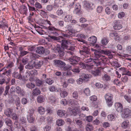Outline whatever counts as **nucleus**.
<instances>
[{"mask_svg": "<svg viewBox=\"0 0 131 131\" xmlns=\"http://www.w3.org/2000/svg\"><path fill=\"white\" fill-rule=\"evenodd\" d=\"M95 57L97 59H98V60H101V61L97 62V65L101 66L104 64V63L107 62L108 58L106 57L105 56H103L100 53H95Z\"/></svg>", "mask_w": 131, "mask_h": 131, "instance_id": "f257e3e1", "label": "nucleus"}, {"mask_svg": "<svg viewBox=\"0 0 131 131\" xmlns=\"http://www.w3.org/2000/svg\"><path fill=\"white\" fill-rule=\"evenodd\" d=\"M37 71L35 69H32L30 71L27 70L25 73V76L26 78H28L31 75L29 80L30 81H33L34 75H37Z\"/></svg>", "mask_w": 131, "mask_h": 131, "instance_id": "f03ea898", "label": "nucleus"}, {"mask_svg": "<svg viewBox=\"0 0 131 131\" xmlns=\"http://www.w3.org/2000/svg\"><path fill=\"white\" fill-rule=\"evenodd\" d=\"M36 52L40 55H47L49 53L50 51L48 50H45L43 47L40 46L36 48Z\"/></svg>", "mask_w": 131, "mask_h": 131, "instance_id": "7ed1b4c3", "label": "nucleus"}, {"mask_svg": "<svg viewBox=\"0 0 131 131\" xmlns=\"http://www.w3.org/2000/svg\"><path fill=\"white\" fill-rule=\"evenodd\" d=\"M90 50L88 47L84 46L82 50H80V52L81 54L84 56L86 58L90 56Z\"/></svg>", "mask_w": 131, "mask_h": 131, "instance_id": "20e7f679", "label": "nucleus"}, {"mask_svg": "<svg viewBox=\"0 0 131 131\" xmlns=\"http://www.w3.org/2000/svg\"><path fill=\"white\" fill-rule=\"evenodd\" d=\"M62 47L60 46H57V47L54 48L55 52L58 53L59 57L61 59L63 58V57L65 54V53Z\"/></svg>", "mask_w": 131, "mask_h": 131, "instance_id": "39448f33", "label": "nucleus"}, {"mask_svg": "<svg viewBox=\"0 0 131 131\" xmlns=\"http://www.w3.org/2000/svg\"><path fill=\"white\" fill-rule=\"evenodd\" d=\"M80 58L74 55L71 56L69 58L68 60L71 64H77V63L80 61Z\"/></svg>", "mask_w": 131, "mask_h": 131, "instance_id": "423d86ee", "label": "nucleus"}, {"mask_svg": "<svg viewBox=\"0 0 131 131\" xmlns=\"http://www.w3.org/2000/svg\"><path fill=\"white\" fill-rule=\"evenodd\" d=\"M113 95H109L108 94H106L105 95V97L106 100V103L108 106H112L113 105Z\"/></svg>", "mask_w": 131, "mask_h": 131, "instance_id": "0eeeda50", "label": "nucleus"}, {"mask_svg": "<svg viewBox=\"0 0 131 131\" xmlns=\"http://www.w3.org/2000/svg\"><path fill=\"white\" fill-rule=\"evenodd\" d=\"M31 62H32L34 67L36 69L40 68L41 66L43 64V62L42 60H37L35 61L31 60Z\"/></svg>", "mask_w": 131, "mask_h": 131, "instance_id": "6e6552de", "label": "nucleus"}, {"mask_svg": "<svg viewBox=\"0 0 131 131\" xmlns=\"http://www.w3.org/2000/svg\"><path fill=\"white\" fill-rule=\"evenodd\" d=\"M131 115V111L127 108L124 109L122 114V116L123 118H127Z\"/></svg>", "mask_w": 131, "mask_h": 131, "instance_id": "1a4fd4ad", "label": "nucleus"}, {"mask_svg": "<svg viewBox=\"0 0 131 131\" xmlns=\"http://www.w3.org/2000/svg\"><path fill=\"white\" fill-rule=\"evenodd\" d=\"M72 43V42L70 40L65 39L64 38L61 43V47L64 49H67L68 47V45H71Z\"/></svg>", "mask_w": 131, "mask_h": 131, "instance_id": "9d476101", "label": "nucleus"}, {"mask_svg": "<svg viewBox=\"0 0 131 131\" xmlns=\"http://www.w3.org/2000/svg\"><path fill=\"white\" fill-rule=\"evenodd\" d=\"M47 29L53 31L51 32V33L55 36H58L59 35V33L58 32V31L60 30V29H59L55 28L54 27L51 26H49L47 27Z\"/></svg>", "mask_w": 131, "mask_h": 131, "instance_id": "9b49d317", "label": "nucleus"}, {"mask_svg": "<svg viewBox=\"0 0 131 131\" xmlns=\"http://www.w3.org/2000/svg\"><path fill=\"white\" fill-rule=\"evenodd\" d=\"M53 61L56 65L61 68H63L66 65L64 62L60 60H55Z\"/></svg>", "mask_w": 131, "mask_h": 131, "instance_id": "f8f14e48", "label": "nucleus"}, {"mask_svg": "<svg viewBox=\"0 0 131 131\" xmlns=\"http://www.w3.org/2000/svg\"><path fill=\"white\" fill-rule=\"evenodd\" d=\"M12 70L11 69H9L8 70L6 69H4V67L2 68L0 70V72L3 71V72L2 73V75L1 76H3V75H6L7 76H8L11 74Z\"/></svg>", "mask_w": 131, "mask_h": 131, "instance_id": "ddd939ff", "label": "nucleus"}, {"mask_svg": "<svg viewBox=\"0 0 131 131\" xmlns=\"http://www.w3.org/2000/svg\"><path fill=\"white\" fill-rule=\"evenodd\" d=\"M12 76L13 78L17 79H18L20 80H23L21 73H20V72L19 73L15 71L13 73Z\"/></svg>", "mask_w": 131, "mask_h": 131, "instance_id": "4468645a", "label": "nucleus"}, {"mask_svg": "<svg viewBox=\"0 0 131 131\" xmlns=\"http://www.w3.org/2000/svg\"><path fill=\"white\" fill-rule=\"evenodd\" d=\"M80 76V77L84 81H88V79L91 77V74H85L84 73L81 74Z\"/></svg>", "mask_w": 131, "mask_h": 131, "instance_id": "2eb2a0df", "label": "nucleus"}, {"mask_svg": "<svg viewBox=\"0 0 131 131\" xmlns=\"http://www.w3.org/2000/svg\"><path fill=\"white\" fill-rule=\"evenodd\" d=\"M15 92H16L19 96H24L25 93L24 91L23 90L21 89L18 86H16V89Z\"/></svg>", "mask_w": 131, "mask_h": 131, "instance_id": "dca6fc26", "label": "nucleus"}, {"mask_svg": "<svg viewBox=\"0 0 131 131\" xmlns=\"http://www.w3.org/2000/svg\"><path fill=\"white\" fill-rule=\"evenodd\" d=\"M58 115L60 117L65 118L67 116V114L65 113V111L63 110H59L57 112Z\"/></svg>", "mask_w": 131, "mask_h": 131, "instance_id": "f3484780", "label": "nucleus"}, {"mask_svg": "<svg viewBox=\"0 0 131 131\" xmlns=\"http://www.w3.org/2000/svg\"><path fill=\"white\" fill-rule=\"evenodd\" d=\"M114 29L116 30H118L122 28V25L120 24L119 21H115L114 23V25L113 26Z\"/></svg>", "mask_w": 131, "mask_h": 131, "instance_id": "a211bd4d", "label": "nucleus"}, {"mask_svg": "<svg viewBox=\"0 0 131 131\" xmlns=\"http://www.w3.org/2000/svg\"><path fill=\"white\" fill-rule=\"evenodd\" d=\"M96 37L94 36H92L88 39V41L92 45H94L97 40Z\"/></svg>", "mask_w": 131, "mask_h": 131, "instance_id": "6ab92c4d", "label": "nucleus"}, {"mask_svg": "<svg viewBox=\"0 0 131 131\" xmlns=\"http://www.w3.org/2000/svg\"><path fill=\"white\" fill-rule=\"evenodd\" d=\"M27 8L24 5L22 6L21 7V8L19 10L20 14H25L26 15L27 14Z\"/></svg>", "mask_w": 131, "mask_h": 131, "instance_id": "aec40b11", "label": "nucleus"}, {"mask_svg": "<svg viewBox=\"0 0 131 131\" xmlns=\"http://www.w3.org/2000/svg\"><path fill=\"white\" fill-rule=\"evenodd\" d=\"M101 71L98 69L92 70L91 73L94 76H97L100 74Z\"/></svg>", "mask_w": 131, "mask_h": 131, "instance_id": "412c9836", "label": "nucleus"}, {"mask_svg": "<svg viewBox=\"0 0 131 131\" xmlns=\"http://www.w3.org/2000/svg\"><path fill=\"white\" fill-rule=\"evenodd\" d=\"M37 101L39 103H41L43 102L45 100L44 97L42 95L38 96L37 98Z\"/></svg>", "mask_w": 131, "mask_h": 131, "instance_id": "4be33fe9", "label": "nucleus"}, {"mask_svg": "<svg viewBox=\"0 0 131 131\" xmlns=\"http://www.w3.org/2000/svg\"><path fill=\"white\" fill-rule=\"evenodd\" d=\"M5 123L8 126L10 127L11 129L12 130L13 128V123L11 120L10 119L7 118L5 120Z\"/></svg>", "mask_w": 131, "mask_h": 131, "instance_id": "5701e85b", "label": "nucleus"}, {"mask_svg": "<svg viewBox=\"0 0 131 131\" xmlns=\"http://www.w3.org/2000/svg\"><path fill=\"white\" fill-rule=\"evenodd\" d=\"M34 67L32 62L31 61L30 63H28V64L26 65L25 68L27 70H32Z\"/></svg>", "mask_w": 131, "mask_h": 131, "instance_id": "b1692460", "label": "nucleus"}, {"mask_svg": "<svg viewBox=\"0 0 131 131\" xmlns=\"http://www.w3.org/2000/svg\"><path fill=\"white\" fill-rule=\"evenodd\" d=\"M74 122H75L76 124L79 126V128H82L83 122L81 120L76 119L74 120Z\"/></svg>", "mask_w": 131, "mask_h": 131, "instance_id": "393cba45", "label": "nucleus"}, {"mask_svg": "<svg viewBox=\"0 0 131 131\" xmlns=\"http://www.w3.org/2000/svg\"><path fill=\"white\" fill-rule=\"evenodd\" d=\"M41 93L40 90L38 88H36L33 90L32 94L35 95H37L40 94Z\"/></svg>", "mask_w": 131, "mask_h": 131, "instance_id": "a878e982", "label": "nucleus"}, {"mask_svg": "<svg viewBox=\"0 0 131 131\" xmlns=\"http://www.w3.org/2000/svg\"><path fill=\"white\" fill-rule=\"evenodd\" d=\"M72 19V16L71 15H67L65 16L64 20L66 22L71 21Z\"/></svg>", "mask_w": 131, "mask_h": 131, "instance_id": "bb28decb", "label": "nucleus"}, {"mask_svg": "<svg viewBox=\"0 0 131 131\" xmlns=\"http://www.w3.org/2000/svg\"><path fill=\"white\" fill-rule=\"evenodd\" d=\"M14 66V63L12 61L9 62H8V64H7V66L6 67H4V69H10L11 68L13 67Z\"/></svg>", "mask_w": 131, "mask_h": 131, "instance_id": "cd10ccee", "label": "nucleus"}, {"mask_svg": "<svg viewBox=\"0 0 131 131\" xmlns=\"http://www.w3.org/2000/svg\"><path fill=\"white\" fill-rule=\"evenodd\" d=\"M85 129L86 131H92L93 129V127L92 125L89 123L86 125Z\"/></svg>", "mask_w": 131, "mask_h": 131, "instance_id": "c85d7f7f", "label": "nucleus"}, {"mask_svg": "<svg viewBox=\"0 0 131 131\" xmlns=\"http://www.w3.org/2000/svg\"><path fill=\"white\" fill-rule=\"evenodd\" d=\"M38 111L40 114H43L45 112V110L44 107L41 106L38 107Z\"/></svg>", "mask_w": 131, "mask_h": 131, "instance_id": "c756f323", "label": "nucleus"}, {"mask_svg": "<svg viewBox=\"0 0 131 131\" xmlns=\"http://www.w3.org/2000/svg\"><path fill=\"white\" fill-rule=\"evenodd\" d=\"M56 123L58 126H60L63 125L64 123V122L61 119H59L57 121Z\"/></svg>", "mask_w": 131, "mask_h": 131, "instance_id": "7c9ffc66", "label": "nucleus"}, {"mask_svg": "<svg viewBox=\"0 0 131 131\" xmlns=\"http://www.w3.org/2000/svg\"><path fill=\"white\" fill-rule=\"evenodd\" d=\"M26 86L27 88L29 89H32L34 88L35 86V84L33 83L29 82L27 83L26 85Z\"/></svg>", "mask_w": 131, "mask_h": 131, "instance_id": "2f4dec72", "label": "nucleus"}, {"mask_svg": "<svg viewBox=\"0 0 131 131\" xmlns=\"http://www.w3.org/2000/svg\"><path fill=\"white\" fill-rule=\"evenodd\" d=\"M27 119L28 122L30 123L34 122L35 119L33 116L27 115Z\"/></svg>", "mask_w": 131, "mask_h": 131, "instance_id": "473e14b6", "label": "nucleus"}, {"mask_svg": "<svg viewBox=\"0 0 131 131\" xmlns=\"http://www.w3.org/2000/svg\"><path fill=\"white\" fill-rule=\"evenodd\" d=\"M129 124V122L127 121L123 122L122 124V126L124 128H126L127 127Z\"/></svg>", "mask_w": 131, "mask_h": 131, "instance_id": "72a5a7b5", "label": "nucleus"}, {"mask_svg": "<svg viewBox=\"0 0 131 131\" xmlns=\"http://www.w3.org/2000/svg\"><path fill=\"white\" fill-rule=\"evenodd\" d=\"M11 110L10 109L6 110L4 112L5 114L8 117H10L12 113Z\"/></svg>", "mask_w": 131, "mask_h": 131, "instance_id": "f704fd0d", "label": "nucleus"}, {"mask_svg": "<svg viewBox=\"0 0 131 131\" xmlns=\"http://www.w3.org/2000/svg\"><path fill=\"white\" fill-rule=\"evenodd\" d=\"M102 79L105 81H109L110 80V77L107 74H105L102 77Z\"/></svg>", "mask_w": 131, "mask_h": 131, "instance_id": "c9c22d12", "label": "nucleus"}, {"mask_svg": "<svg viewBox=\"0 0 131 131\" xmlns=\"http://www.w3.org/2000/svg\"><path fill=\"white\" fill-rule=\"evenodd\" d=\"M45 82L49 85H51L54 82V80L51 79L50 78H47L45 80Z\"/></svg>", "mask_w": 131, "mask_h": 131, "instance_id": "e433bc0d", "label": "nucleus"}, {"mask_svg": "<svg viewBox=\"0 0 131 131\" xmlns=\"http://www.w3.org/2000/svg\"><path fill=\"white\" fill-rule=\"evenodd\" d=\"M77 67L81 69H84L85 68V64L81 62L79 63V64H77Z\"/></svg>", "mask_w": 131, "mask_h": 131, "instance_id": "4c0bfd02", "label": "nucleus"}, {"mask_svg": "<svg viewBox=\"0 0 131 131\" xmlns=\"http://www.w3.org/2000/svg\"><path fill=\"white\" fill-rule=\"evenodd\" d=\"M36 85L39 86H40L43 84V82L42 81L38 78L36 80Z\"/></svg>", "mask_w": 131, "mask_h": 131, "instance_id": "58836bf2", "label": "nucleus"}, {"mask_svg": "<svg viewBox=\"0 0 131 131\" xmlns=\"http://www.w3.org/2000/svg\"><path fill=\"white\" fill-rule=\"evenodd\" d=\"M15 104L16 106L17 107H19L20 106V100L19 98L18 97L15 100Z\"/></svg>", "mask_w": 131, "mask_h": 131, "instance_id": "ea45409f", "label": "nucleus"}, {"mask_svg": "<svg viewBox=\"0 0 131 131\" xmlns=\"http://www.w3.org/2000/svg\"><path fill=\"white\" fill-rule=\"evenodd\" d=\"M107 118L110 121H114L115 120V117L113 114L108 115L107 116Z\"/></svg>", "mask_w": 131, "mask_h": 131, "instance_id": "a19ab883", "label": "nucleus"}, {"mask_svg": "<svg viewBox=\"0 0 131 131\" xmlns=\"http://www.w3.org/2000/svg\"><path fill=\"white\" fill-rule=\"evenodd\" d=\"M26 118L24 117H22L20 119L19 122L20 124H23L26 123Z\"/></svg>", "mask_w": 131, "mask_h": 131, "instance_id": "79ce46f5", "label": "nucleus"}, {"mask_svg": "<svg viewBox=\"0 0 131 131\" xmlns=\"http://www.w3.org/2000/svg\"><path fill=\"white\" fill-rule=\"evenodd\" d=\"M60 94L62 97L64 98L65 96L68 95V93L67 92L65 91H62V92H61L60 93Z\"/></svg>", "mask_w": 131, "mask_h": 131, "instance_id": "37998d69", "label": "nucleus"}, {"mask_svg": "<svg viewBox=\"0 0 131 131\" xmlns=\"http://www.w3.org/2000/svg\"><path fill=\"white\" fill-rule=\"evenodd\" d=\"M64 38L62 36H59L57 37L56 41H57L62 43Z\"/></svg>", "mask_w": 131, "mask_h": 131, "instance_id": "c03bdc74", "label": "nucleus"}, {"mask_svg": "<svg viewBox=\"0 0 131 131\" xmlns=\"http://www.w3.org/2000/svg\"><path fill=\"white\" fill-rule=\"evenodd\" d=\"M9 88L10 87L9 85H7L6 87L5 90L3 94L4 96H6V95L7 94Z\"/></svg>", "mask_w": 131, "mask_h": 131, "instance_id": "a18cd8bd", "label": "nucleus"}, {"mask_svg": "<svg viewBox=\"0 0 131 131\" xmlns=\"http://www.w3.org/2000/svg\"><path fill=\"white\" fill-rule=\"evenodd\" d=\"M103 127L104 128H106L110 126V124L108 122H103L102 124Z\"/></svg>", "mask_w": 131, "mask_h": 131, "instance_id": "49530a36", "label": "nucleus"}, {"mask_svg": "<svg viewBox=\"0 0 131 131\" xmlns=\"http://www.w3.org/2000/svg\"><path fill=\"white\" fill-rule=\"evenodd\" d=\"M49 99L51 103H52L54 102L56 99L55 97L53 95H51L49 97Z\"/></svg>", "mask_w": 131, "mask_h": 131, "instance_id": "de8ad7c7", "label": "nucleus"}, {"mask_svg": "<svg viewBox=\"0 0 131 131\" xmlns=\"http://www.w3.org/2000/svg\"><path fill=\"white\" fill-rule=\"evenodd\" d=\"M48 37H49L48 38V40L49 41H50L51 40V39L54 40H56L57 37H56L55 36H52L49 35L48 36Z\"/></svg>", "mask_w": 131, "mask_h": 131, "instance_id": "09e8293b", "label": "nucleus"}, {"mask_svg": "<svg viewBox=\"0 0 131 131\" xmlns=\"http://www.w3.org/2000/svg\"><path fill=\"white\" fill-rule=\"evenodd\" d=\"M72 96L74 99H77L78 97V94L77 91H74L72 93Z\"/></svg>", "mask_w": 131, "mask_h": 131, "instance_id": "8fccbe9b", "label": "nucleus"}, {"mask_svg": "<svg viewBox=\"0 0 131 131\" xmlns=\"http://www.w3.org/2000/svg\"><path fill=\"white\" fill-rule=\"evenodd\" d=\"M124 97L125 99L129 103H131V97L130 96L125 95Z\"/></svg>", "mask_w": 131, "mask_h": 131, "instance_id": "3c124183", "label": "nucleus"}, {"mask_svg": "<svg viewBox=\"0 0 131 131\" xmlns=\"http://www.w3.org/2000/svg\"><path fill=\"white\" fill-rule=\"evenodd\" d=\"M108 40L106 38H104L101 40L102 43L104 45H106L108 42Z\"/></svg>", "mask_w": 131, "mask_h": 131, "instance_id": "603ef678", "label": "nucleus"}, {"mask_svg": "<svg viewBox=\"0 0 131 131\" xmlns=\"http://www.w3.org/2000/svg\"><path fill=\"white\" fill-rule=\"evenodd\" d=\"M84 6L86 8H89L90 7L91 4L88 1H85L83 2Z\"/></svg>", "mask_w": 131, "mask_h": 131, "instance_id": "864d4df0", "label": "nucleus"}, {"mask_svg": "<svg viewBox=\"0 0 131 131\" xmlns=\"http://www.w3.org/2000/svg\"><path fill=\"white\" fill-rule=\"evenodd\" d=\"M49 90L50 91L53 92L56 91L57 89L56 88L55 86L52 85L49 87Z\"/></svg>", "mask_w": 131, "mask_h": 131, "instance_id": "5fc2aeb1", "label": "nucleus"}, {"mask_svg": "<svg viewBox=\"0 0 131 131\" xmlns=\"http://www.w3.org/2000/svg\"><path fill=\"white\" fill-rule=\"evenodd\" d=\"M35 7L39 9H41L42 7V6L41 4L38 2H36L35 4Z\"/></svg>", "mask_w": 131, "mask_h": 131, "instance_id": "6e6d98bb", "label": "nucleus"}, {"mask_svg": "<svg viewBox=\"0 0 131 131\" xmlns=\"http://www.w3.org/2000/svg\"><path fill=\"white\" fill-rule=\"evenodd\" d=\"M83 81V79L81 78L80 77V78L77 80L76 82L78 84H81L82 83Z\"/></svg>", "mask_w": 131, "mask_h": 131, "instance_id": "4d7b16f0", "label": "nucleus"}, {"mask_svg": "<svg viewBox=\"0 0 131 131\" xmlns=\"http://www.w3.org/2000/svg\"><path fill=\"white\" fill-rule=\"evenodd\" d=\"M30 131H38V129L36 127L32 125L30 128Z\"/></svg>", "mask_w": 131, "mask_h": 131, "instance_id": "13d9d810", "label": "nucleus"}, {"mask_svg": "<svg viewBox=\"0 0 131 131\" xmlns=\"http://www.w3.org/2000/svg\"><path fill=\"white\" fill-rule=\"evenodd\" d=\"M63 70L65 71H68L69 70L71 69V67L69 65H67L66 66H64L63 68Z\"/></svg>", "mask_w": 131, "mask_h": 131, "instance_id": "bf43d9fd", "label": "nucleus"}, {"mask_svg": "<svg viewBox=\"0 0 131 131\" xmlns=\"http://www.w3.org/2000/svg\"><path fill=\"white\" fill-rule=\"evenodd\" d=\"M28 62V59L27 58H23L22 60V62L24 65L27 63Z\"/></svg>", "mask_w": 131, "mask_h": 131, "instance_id": "052dcab7", "label": "nucleus"}, {"mask_svg": "<svg viewBox=\"0 0 131 131\" xmlns=\"http://www.w3.org/2000/svg\"><path fill=\"white\" fill-rule=\"evenodd\" d=\"M29 52L27 51L23 50L20 53V56L21 57L25 55H26Z\"/></svg>", "mask_w": 131, "mask_h": 131, "instance_id": "680f3d73", "label": "nucleus"}, {"mask_svg": "<svg viewBox=\"0 0 131 131\" xmlns=\"http://www.w3.org/2000/svg\"><path fill=\"white\" fill-rule=\"evenodd\" d=\"M24 66L23 64H20L19 67H18V69H19V72L20 73H21L22 72V71L24 69Z\"/></svg>", "mask_w": 131, "mask_h": 131, "instance_id": "e2e57ef3", "label": "nucleus"}, {"mask_svg": "<svg viewBox=\"0 0 131 131\" xmlns=\"http://www.w3.org/2000/svg\"><path fill=\"white\" fill-rule=\"evenodd\" d=\"M90 100L92 102L96 101L97 99V97L95 95H93L90 97Z\"/></svg>", "mask_w": 131, "mask_h": 131, "instance_id": "0e129e2a", "label": "nucleus"}, {"mask_svg": "<svg viewBox=\"0 0 131 131\" xmlns=\"http://www.w3.org/2000/svg\"><path fill=\"white\" fill-rule=\"evenodd\" d=\"M84 93L87 96L89 95L90 93V91L88 88H86L84 90Z\"/></svg>", "mask_w": 131, "mask_h": 131, "instance_id": "69168bd1", "label": "nucleus"}, {"mask_svg": "<svg viewBox=\"0 0 131 131\" xmlns=\"http://www.w3.org/2000/svg\"><path fill=\"white\" fill-rule=\"evenodd\" d=\"M51 129V126L49 125H46L43 128L44 131H49Z\"/></svg>", "mask_w": 131, "mask_h": 131, "instance_id": "338daca9", "label": "nucleus"}, {"mask_svg": "<svg viewBox=\"0 0 131 131\" xmlns=\"http://www.w3.org/2000/svg\"><path fill=\"white\" fill-rule=\"evenodd\" d=\"M46 111L47 113L49 114H51L53 112V111L51 108L49 107L47 108Z\"/></svg>", "mask_w": 131, "mask_h": 131, "instance_id": "774afa93", "label": "nucleus"}]
</instances>
